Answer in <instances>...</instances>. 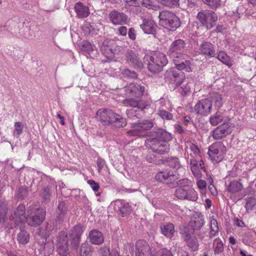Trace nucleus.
<instances>
[{
	"label": "nucleus",
	"mask_w": 256,
	"mask_h": 256,
	"mask_svg": "<svg viewBox=\"0 0 256 256\" xmlns=\"http://www.w3.org/2000/svg\"><path fill=\"white\" fill-rule=\"evenodd\" d=\"M96 116L100 121L116 128H123L126 125V119L111 110H99L96 112Z\"/></svg>",
	"instance_id": "obj_1"
},
{
	"label": "nucleus",
	"mask_w": 256,
	"mask_h": 256,
	"mask_svg": "<svg viewBox=\"0 0 256 256\" xmlns=\"http://www.w3.org/2000/svg\"><path fill=\"white\" fill-rule=\"evenodd\" d=\"M144 59L148 62V70L153 74L162 71L168 62L166 55L160 52H156L152 56L146 55Z\"/></svg>",
	"instance_id": "obj_2"
},
{
	"label": "nucleus",
	"mask_w": 256,
	"mask_h": 256,
	"mask_svg": "<svg viewBox=\"0 0 256 256\" xmlns=\"http://www.w3.org/2000/svg\"><path fill=\"white\" fill-rule=\"evenodd\" d=\"M46 210L36 204L30 206L28 209L26 222L31 226L40 225L44 220Z\"/></svg>",
	"instance_id": "obj_3"
},
{
	"label": "nucleus",
	"mask_w": 256,
	"mask_h": 256,
	"mask_svg": "<svg viewBox=\"0 0 256 256\" xmlns=\"http://www.w3.org/2000/svg\"><path fill=\"white\" fill-rule=\"evenodd\" d=\"M158 18L160 25L170 30L174 31L180 26V18L170 11L163 10L160 12Z\"/></svg>",
	"instance_id": "obj_4"
},
{
	"label": "nucleus",
	"mask_w": 256,
	"mask_h": 256,
	"mask_svg": "<svg viewBox=\"0 0 256 256\" xmlns=\"http://www.w3.org/2000/svg\"><path fill=\"white\" fill-rule=\"evenodd\" d=\"M186 46V44L183 40L178 39L174 41L168 52V56L172 58L174 62L178 61L180 58H186L188 54L183 52Z\"/></svg>",
	"instance_id": "obj_5"
},
{
	"label": "nucleus",
	"mask_w": 256,
	"mask_h": 256,
	"mask_svg": "<svg viewBox=\"0 0 256 256\" xmlns=\"http://www.w3.org/2000/svg\"><path fill=\"white\" fill-rule=\"evenodd\" d=\"M226 150V147L222 142L214 143L208 148V154L210 160L214 164L220 162L224 158Z\"/></svg>",
	"instance_id": "obj_6"
},
{
	"label": "nucleus",
	"mask_w": 256,
	"mask_h": 256,
	"mask_svg": "<svg viewBox=\"0 0 256 256\" xmlns=\"http://www.w3.org/2000/svg\"><path fill=\"white\" fill-rule=\"evenodd\" d=\"M197 19L207 30L213 28L218 20L216 14L212 10H202L197 14Z\"/></svg>",
	"instance_id": "obj_7"
},
{
	"label": "nucleus",
	"mask_w": 256,
	"mask_h": 256,
	"mask_svg": "<svg viewBox=\"0 0 256 256\" xmlns=\"http://www.w3.org/2000/svg\"><path fill=\"white\" fill-rule=\"evenodd\" d=\"M180 178V174L176 172L170 170L160 171L155 176V179L157 182L166 184L171 188L173 182Z\"/></svg>",
	"instance_id": "obj_8"
},
{
	"label": "nucleus",
	"mask_w": 256,
	"mask_h": 256,
	"mask_svg": "<svg viewBox=\"0 0 256 256\" xmlns=\"http://www.w3.org/2000/svg\"><path fill=\"white\" fill-rule=\"evenodd\" d=\"M154 126L152 122L148 120H142L137 123L132 124V130L127 132L130 136H141L142 133L150 130Z\"/></svg>",
	"instance_id": "obj_9"
},
{
	"label": "nucleus",
	"mask_w": 256,
	"mask_h": 256,
	"mask_svg": "<svg viewBox=\"0 0 256 256\" xmlns=\"http://www.w3.org/2000/svg\"><path fill=\"white\" fill-rule=\"evenodd\" d=\"M146 144L155 152L164 154L168 152L170 145L168 142L158 140L156 138H148L146 141Z\"/></svg>",
	"instance_id": "obj_10"
},
{
	"label": "nucleus",
	"mask_w": 256,
	"mask_h": 256,
	"mask_svg": "<svg viewBox=\"0 0 256 256\" xmlns=\"http://www.w3.org/2000/svg\"><path fill=\"white\" fill-rule=\"evenodd\" d=\"M175 196L178 199L196 202L198 198L196 192L192 186L178 187L175 191Z\"/></svg>",
	"instance_id": "obj_11"
},
{
	"label": "nucleus",
	"mask_w": 256,
	"mask_h": 256,
	"mask_svg": "<svg viewBox=\"0 0 256 256\" xmlns=\"http://www.w3.org/2000/svg\"><path fill=\"white\" fill-rule=\"evenodd\" d=\"M165 80L176 86H180L185 79L184 72L176 68L168 70L164 75Z\"/></svg>",
	"instance_id": "obj_12"
},
{
	"label": "nucleus",
	"mask_w": 256,
	"mask_h": 256,
	"mask_svg": "<svg viewBox=\"0 0 256 256\" xmlns=\"http://www.w3.org/2000/svg\"><path fill=\"white\" fill-rule=\"evenodd\" d=\"M126 94L130 97L138 98L147 94V90H146L144 84L138 83H130L124 88Z\"/></svg>",
	"instance_id": "obj_13"
},
{
	"label": "nucleus",
	"mask_w": 256,
	"mask_h": 256,
	"mask_svg": "<svg viewBox=\"0 0 256 256\" xmlns=\"http://www.w3.org/2000/svg\"><path fill=\"white\" fill-rule=\"evenodd\" d=\"M57 252L61 256H66L68 254V234L62 231L59 232L57 238Z\"/></svg>",
	"instance_id": "obj_14"
},
{
	"label": "nucleus",
	"mask_w": 256,
	"mask_h": 256,
	"mask_svg": "<svg viewBox=\"0 0 256 256\" xmlns=\"http://www.w3.org/2000/svg\"><path fill=\"white\" fill-rule=\"evenodd\" d=\"M192 234V230H190L188 227H185L182 232V238L187 246L192 250L195 251L198 249L199 244L196 238Z\"/></svg>",
	"instance_id": "obj_15"
},
{
	"label": "nucleus",
	"mask_w": 256,
	"mask_h": 256,
	"mask_svg": "<svg viewBox=\"0 0 256 256\" xmlns=\"http://www.w3.org/2000/svg\"><path fill=\"white\" fill-rule=\"evenodd\" d=\"M212 103L208 98H204L199 100L194 108V111L198 114L208 116L211 112Z\"/></svg>",
	"instance_id": "obj_16"
},
{
	"label": "nucleus",
	"mask_w": 256,
	"mask_h": 256,
	"mask_svg": "<svg viewBox=\"0 0 256 256\" xmlns=\"http://www.w3.org/2000/svg\"><path fill=\"white\" fill-rule=\"evenodd\" d=\"M154 252L145 240H138L136 244V256H152Z\"/></svg>",
	"instance_id": "obj_17"
},
{
	"label": "nucleus",
	"mask_w": 256,
	"mask_h": 256,
	"mask_svg": "<svg viewBox=\"0 0 256 256\" xmlns=\"http://www.w3.org/2000/svg\"><path fill=\"white\" fill-rule=\"evenodd\" d=\"M232 132L230 126L228 123H224L212 132V136L215 140H222L229 134Z\"/></svg>",
	"instance_id": "obj_18"
},
{
	"label": "nucleus",
	"mask_w": 256,
	"mask_h": 256,
	"mask_svg": "<svg viewBox=\"0 0 256 256\" xmlns=\"http://www.w3.org/2000/svg\"><path fill=\"white\" fill-rule=\"evenodd\" d=\"M83 232L82 226L80 224H77L72 229L70 234V237L71 240V245L73 249L76 250L78 248L80 236Z\"/></svg>",
	"instance_id": "obj_19"
},
{
	"label": "nucleus",
	"mask_w": 256,
	"mask_h": 256,
	"mask_svg": "<svg viewBox=\"0 0 256 256\" xmlns=\"http://www.w3.org/2000/svg\"><path fill=\"white\" fill-rule=\"evenodd\" d=\"M126 63L136 69L141 70L143 68V64L136 54L134 51L130 50L126 54Z\"/></svg>",
	"instance_id": "obj_20"
},
{
	"label": "nucleus",
	"mask_w": 256,
	"mask_h": 256,
	"mask_svg": "<svg viewBox=\"0 0 256 256\" xmlns=\"http://www.w3.org/2000/svg\"><path fill=\"white\" fill-rule=\"evenodd\" d=\"M108 16L110 22L115 25L125 24L128 22V17L125 14L116 10L110 12Z\"/></svg>",
	"instance_id": "obj_21"
},
{
	"label": "nucleus",
	"mask_w": 256,
	"mask_h": 256,
	"mask_svg": "<svg viewBox=\"0 0 256 256\" xmlns=\"http://www.w3.org/2000/svg\"><path fill=\"white\" fill-rule=\"evenodd\" d=\"M122 103L126 106L137 108L141 110H143L150 104V102L148 100H136L132 98L124 99L122 101Z\"/></svg>",
	"instance_id": "obj_22"
},
{
	"label": "nucleus",
	"mask_w": 256,
	"mask_h": 256,
	"mask_svg": "<svg viewBox=\"0 0 256 256\" xmlns=\"http://www.w3.org/2000/svg\"><path fill=\"white\" fill-rule=\"evenodd\" d=\"M140 28L146 34L154 35L156 34L158 26L154 20L150 18H144Z\"/></svg>",
	"instance_id": "obj_23"
},
{
	"label": "nucleus",
	"mask_w": 256,
	"mask_h": 256,
	"mask_svg": "<svg viewBox=\"0 0 256 256\" xmlns=\"http://www.w3.org/2000/svg\"><path fill=\"white\" fill-rule=\"evenodd\" d=\"M114 210L122 216L124 217L132 210L129 204L122 200H117L114 202Z\"/></svg>",
	"instance_id": "obj_24"
},
{
	"label": "nucleus",
	"mask_w": 256,
	"mask_h": 256,
	"mask_svg": "<svg viewBox=\"0 0 256 256\" xmlns=\"http://www.w3.org/2000/svg\"><path fill=\"white\" fill-rule=\"evenodd\" d=\"M226 185L227 192L232 194L239 192L243 188L240 178L232 180L228 183H226Z\"/></svg>",
	"instance_id": "obj_25"
},
{
	"label": "nucleus",
	"mask_w": 256,
	"mask_h": 256,
	"mask_svg": "<svg viewBox=\"0 0 256 256\" xmlns=\"http://www.w3.org/2000/svg\"><path fill=\"white\" fill-rule=\"evenodd\" d=\"M26 208L24 204H20L14 214L12 216V218L14 220L15 223L22 222L26 221V218L25 216Z\"/></svg>",
	"instance_id": "obj_26"
},
{
	"label": "nucleus",
	"mask_w": 256,
	"mask_h": 256,
	"mask_svg": "<svg viewBox=\"0 0 256 256\" xmlns=\"http://www.w3.org/2000/svg\"><path fill=\"white\" fill-rule=\"evenodd\" d=\"M200 50L202 54L206 56L214 57L216 56L214 46L210 42H203L200 46Z\"/></svg>",
	"instance_id": "obj_27"
},
{
	"label": "nucleus",
	"mask_w": 256,
	"mask_h": 256,
	"mask_svg": "<svg viewBox=\"0 0 256 256\" xmlns=\"http://www.w3.org/2000/svg\"><path fill=\"white\" fill-rule=\"evenodd\" d=\"M152 136L153 138H156L158 140L166 142L171 140L172 138V135L170 133L162 129H160L156 132H153Z\"/></svg>",
	"instance_id": "obj_28"
},
{
	"label": "nucleus",
	"mask_w": 256,
	"mask_h": 256,
	"mask_svg": "<svg viewBox=\"0 0 256 256\" xmlns=\"http://www.w3.org/2000/svg\"><path fill=\"white\" fill-rule=\"evenodd\" d=\"M190 156H191V158H190V169L192 173L194 175L198 174V171L200 170H203L204 172H206L204 161L202 160H200L198 162L196 160V158H193L191 154Z\"/></svg>",
	"instance_id": "obj_29"
},
{
	"label": "nucleus",
	"mask_w": 256,
	"mask_h": 256,
	"mask_svg": "<svg viewBox=\"0 0 256 256\" xmlns=\"http://www.w3.org/2000/svg\"><path fill=\"white\" fill-rule=\"evenodd\" d=\"M89 238L90 242L94 244L100 245L104 242L102 234L96 230H93L90 232Z\"/></svg>",
	"instance_id": "obj_30"
},
{
	"label": "nucleus",
	"mask_w": 256,
	"mask_h": 256,
	"mask_svg": "<svg viewBox=\"0 0 256 256\" xmlns=\"http://www.w3.org/2000/svg\"><path fill=\"white\" fill-rule=\"evenodd\" d=\"M74 10L78 18H86L90 14L89 8L80 2H78L75 4Z\"/></svg>",
	"instance_id": "obj_31"
},
{
	"label": "nucleus",
	"mask_w": 256,
	"mask_h": 256,
	"mask_svg": "<svg viewBox=\"0 0 256 256\" xmlns=\"http://www.w3.org/2000/svg\"><path fill=\"white\" fill-rule=\"evenodd\" d=\"M204 219L202 215L198 216V218H193L190 222L188 228L190 230L194 231L200 230L204 226Z\"/></svg>",
	"instance_id": "obj_32"
},
{
	"label": "nucleus",
	"mask_w": 256,
	"mask_h": 256,
	"mask_svg": "<svg viewBox=\"0 0 256 256\" xmlns=\"http://www.w3.org/2000/svg\"><path fill=\"white\" fill-rule=\"evenodd\" d=\"M190 58L188 55V58L186 59L182 58H178V61L174 62L176 67V68L179 70H185L188 72H192L191 68L190 66Z\"/></svg>",
	"instance_id": "obj_33"
},
{
	"label": "nucleus",
	"mask_w": 256,
	"mask_h": 256,
	"mask_svg": "<svg viewBox=\"0 0 256 256\" xmlns=\"http://www.w3.org/2000/svg\"><path fill=\"white\" fill-rule=\"evenodd\" d=\"M162 233L168 238H171L174 233L175 229L174 225L172 223H166L161 225Z\"/></svg>",
	"instance_id": "obj_34"
},
{
	"label": "nucleus",
	"mask_w": 256,
	"mask_h": 256,
	"mask_svg": "<svg viewBox=\"0 0 256 256\" xmlns=\"http://www.w3.org/2000/svg\"><path fill=\"white\" fill-rule=\"evenodd\" d=\"M94 48L95 46L92 45L90 42L88 41L82 42L81 50L90 58H93L94 56V53L96 52Z\"/></svg>",
	"instance_id": "obj_35"
},
{
	"label": "nucleus",
	"mask_w": 256,
	"mask_h": 256,
	"mask_svg": "<svg viewBox=\"0 0 256 256\" xmlns=\"http://www.w3.org/2000/svg\"><path fill=\"white\" fill-rule=\"evenodd\" d=\"M54 230V226L52 224L47 223L44 228H40L38 229V234L40 236L46 238L50 234V232Z\"/></svg>",
	"instance_id": "obj_36"
},
{
	"label": "nucleus",
	"mask_w": 256,
	"mask_h": 256,
	"mask_svg": "<svg viewBox=\"0 0 256 256\" xmlns=\"http://www.w3.org/2000/svg\"><path fill=\"white\" fill-rule=\"evenodd\" d=\"M217 58L219 60L229 68L231 67L234 64V62L232 59L228 56L226 53L224 51H221L218 52Z\"/></svg>",
	"instance_id": "obj_37"
},
{
	"label": "nucleus",
	"mask_w": 256,
	"mask_h": 256,
	"mask_svg": "<svg viewBox=\"0 0 256 256\" xmlns=\"http://www.w3.org/2000/svg\"><path fill=\"white\" fill-rule=\"evenodd\" d=\"M94 248L87 242L82 243L80 248V256H92Z\"/></svg>",
	"instance_id": "obj_38"
},
{
	"label": "nucleus",
	"mask_w": 256,
	"mask_h": 256,
	"mask_svg": "<svg viewBox=\"0 0 256 256\" xmlns=\"http://www.w3.org/2000/svg\"><path fill=\"white\" fill-rule=\"evenodd\" d=\"M66 210V204L64 202H60L59 203L58 206V216L56 217V223L60 224L63 220V218L64 214Z\"/></svg>",
	"instance_id": "obj_39"
},
{
	"label": "nucleus",
	"mask_w": 256,
	"mask_h": 256,
	"mask_svg": "<svg viewBox=\"0 0 256 256\" xmlns=\"http://www.w3.org/2000/svg\"><path fill=\"white\" fill-rule=\"evenodd\" d=\"M212 103L214 102L216 106L220 108L222 104V97L221 94L216 92H212L210 94Z\"/></svg>",
	"instance_id": "obj_40"
},
{
	"label": "nucleus",
	"mask_w": 256,
	"mask_h": 256,
	"mask_svg": "<svg viewBox=\"0 0 256 256\" xmlns=\"http://www.w3.org/2000/svg\"><path fill=\"white\" fill-rule=\"evenodd\" d=\"M39 250L42 255L49 256L54 251V246L52 244L46 243Z\"/></svg>",
	"instance_id": "obj_41"
},
{
	"label": "nucleus",
	"mask_w": 256,
	"mask_h": 256,
	"mask_svg": "<svg viewBox=\"0 0 256 256\" xmlns=\"http://www.w3.org/2000/svg\"><path fill=\"white\" fill-rule=\"evenodd\" d=\"M40 196L42 198V202L48 203L50 200L51 194L48 186H44L40 192Z\"/></svg>",
	"instance_id": "obj_42"
},
{
	"label": "nucleus",
	"mask_w": 256,
	"mask_h": 256,
	"mask_svg": "<svg viewBox=\"0 0 256 256\" xmlns=\"http://www.w3.org/2000/svg\"><path fill=\"white\" fill-rule=\"evenodd\" d=\"M222 119L223 116L222 113L218 111L210 117V122L212 125L215 126L220 123Z\"/></svg>",
	"instance_id": "obj_43"
},
{
	"label": "nucleus",
	"mask_w": 256,
	"mask_h": 256,
	"mask_svg": "<svg viewBox=\"0 0 256 256\" xmlns=\"http://www.w3.org/2000/svg\"><path fill=\"white\" fill-rule=\"evenodd\" d=\"M17 240L22 244H27L30 240L28 233L24 230H21L20 232L18 234Z\"/></svg>",
	"instance_id": "obj_44"
},
{
	"label": "nucleus",
	"mask_w": 256,
	"mask_h": 256,
	"mask_svg": "<svg viewBox=\"0 0 256 256\" xmlns=\"http://www.w3.org/2000/svg\"><path fill=\"white\" fill-rule=\"evenodd\" d=\"M192 182L188 180V178L178 179L173 182L172 188H174L176 186L178 187H186V186H192Z\"/></svg>",
	"instance_id": "obj_45"
},
{
	"label": "nucleus",
	"mask_w": 256,
	"mask_h": 256,
	"mask_svg": "<svg viewBox=\"0 0 256 256\" xmlns=\"http://www.w3.org/2000/svg\"><path fill=\"white\" fill-rule=\"evenodd\" d=\"M245 208L248 212L256 210V198L250 197L246 200Z\"/></svg>",
	"instance_id": "obj_46"
},
{
	"label": "nucleus",
	"mask_w": 256,
	"mask_h": 256,
	"mask_svg": "<svg viewBox=\"0 0 256 256\" xmlns=\"http://www.w3.org/2000/svg\"><path fill=\"white\" fill-rule=\"evenodd\" d=\"M142 4L148 9L157 10L159 6L156 4V0H142Z\"/></svg>",
	"instance_id": "obj_47"
},
{
	"label": "nucleus",
	"mask_w": 256,
	"mask_h": 256,
	"mask_svg": "<svg viewBox=\"0 0 256 256\" xmlns=\"http://www.w3.org/2000/svg\"><path fill=\"white\" fill-rule=\"evenodd\" d=\"M167 164L170 168L178 169L181 167L180 162L178 158L176 157H171L166 160Z\"/></svg>",
	"instance_id": "obj_48"
},
{
	"label": "nucleus",
	"mask_w": 256,
	"mask_h": 256,
	"mask_svg": "<svg viewBox=\"0 0 256 256\" xmlns=\"http://www.w3.org/2000/svg\"><path fill=\"white\" fill-rule=\"evenodd\" d=\"M152 256H174L171 250L166 248H160L154 252Z\"/></svg>",
	"instance_id": "obj_49"
},
{
	"label": "nucleus",
	"mask_w": 256,
	"mask_h": 256,
	"mask_svg": "<svg viewBox=\"0 0 256 256\" xmlns=\"http://www.w3.org/2000/svg\"><path fill=\"white\" fill-rule=\"evenodd\" d=\"M218 224L216 219L212 218L210 220V236H214L218 232Z\"/></svg>",
	"instance_id": "obj_50"
},
{
	"label": "nucleus",
	"mask_w": 256,
	"mask_h": 256,
	"mask_svg": "<svg viewBox=\"0 0 256 256\" xmlns=\"http://www.w3.org/2000/svg\"><path fill=\"white\" fill-rule=\"evenodd\" d=\"M157 114L164 120H171L173 118L172 114L164 109L158 110Z\"/></svg>",
	"instance_id": "obj_51"
},
{
	"label": "nucleus",
	"mask_w": 256,
	"mask_h": 256,
	"mask_svg": "<svg viewBox=\"0 0 256 256\" xmlns=\"http://www.w3.org/2000/svg\"><path fill=\"white\" fill-rule=\"evenodd\" d=\"M180 0H161V4L170 8H174L179 6Z\"/></svg>",
	"instance_id": "obj_52"
},
{
	"label": "nucleus",
	"mask_w": 256,
	"mask_h": 256,
	"mask_svg": "<svg viewBox=\"0 0 256 256\" xmlns=\"http://www.w3.org/2000/svg\"><path fill=\"white\" fill-rule=\"evenodd\" d=\"M28 195V191L26 188L22 186L18 188V192L17 194L18 198L19 200H24Z\"/></svg>",
	"instance_id": "obj_53"
},
{
	"label": "nucleus",
	"mask_w": 256,
	"mask_h": 256,
	"mask_svg": "<svg viewBox=\"0 0 256 256\" xmlns=\"http://www.w3.org/2000/svg\"><path fill=\"white\" fill-rule=\"evenodd\" d=\"M211 8H216L220 6V0H203Z\"/></svg>",
	"instance_id": "obj_54"
},
{
	"label": "nucleus",
	"mask_w": 256,
	"mask_h": 256,
	"mask_svg": "<svg viewBox=\"0 0 256 256\" xmlns=\"http://www.w3.org/2000/svg\"><path fill=\"white\" fill-rule=\"evenodd\" d=\"M121 74L124 76L128 77L130 78H136L137 74L134 71L130 70L129 69H125L122 71Z\"/></svg>",
	"instance_id": "obj_55"
},
{
	"label": "nucleus",
	"mask_w": 256,
	"mask_h": 256,
	"mask_svg": "<svg viewBox=\"0 0 256 256\" xmlns=\"http://www.w3.org/2000/svg\"><path fill=\"white\" fill-rule=\"evenodd\" d=\"M98 252L100 256H111L112 252H110L109 248L104 246L100 248Z\"/></svg>",
	"instance_id": "obj_56"
},
{
	"label": "nucleus",
	"mask_w": 256,
	"mask_h": 256,
	"mask_svg": "<svg viewBox=\"0 0 256 256\" xmlns=\"http://www.w3.org/2000/svg\"><path fill=\"white\" fill-rule=\"evenodd\" d=\"M6 214V205L4 203L0 204V222L4 220V218Z\"/></svg>",
	"instance_id": "obj_57"
},
{
	"label": "nucleus",
	"mask_w": 256,
	"mask_h": 256,
	"mask_svg": "<svg viewBox=\"0 0 256 256\" xmlns=\"http://www.w3.org/2000/svg\"><path fill=\"white\" fill-rule=\"evenodd\" d=\"M15 131L16 132L17 137L22 133L23 124L21 122H16L14 124Z\"/></svg>",
	"instance_id": "obj_58"
},
{
	"label": "nucleus",
	"mask_w": 256,
	"mask_h": 256,
	"mask_svg": "<svg viewBox=\"0 0 256 256\" xmlns=\"http://www.w3.org/2000/svg\"><path fill=\"white\" fill-rule=\"evenodd\" d=\"M190 149L196 156L195 158H198V156H200V151L198 147L194 144H190Z\"/></svg>",
	"instance_id": "obj_59"
},
{
	"label": "nucleus",
	"mask_w": 256,
	"mask_h": 256,
	"mask_svg": "<svg viewBox=\"0 0 256 256\" xmlns=\"http://www.w3.org/2000/svg\"><path fill=\"white\" fill-rule=\"evenodd\" d=\"M96 162L98 167V172L100 173L104 166L106 165V161L104 159L99 157L98 158Z\"/></svg>",
	"instance_id": "obj_60"
},
{
	"label": "nucleus",
	"mask_w": 256,
	"mask_h": 256,
	"mask_svg": "<svg viewBox=\"0 0 256 256\" xmlns=\"http://www.w3.org/2000/svg\"><path fill=\"white\" fill-rule=\"evenodd\" d=\"M224 250V244L222 241L217 242L214 248V254H218L222 252Z\"/></svg>",
	"instance_id": "obj_61"
},
{
	"label": "nucleus",
	"mask_w": 256,
	"mask_h": 256,
	"mask_svg": "<svg viewBox=\"0 0 256 256\" xmlns=\"http://www.w3.org/2000/svg\"><path fill=\"white\" fill-rule=\"evenodd\" d=\"M88 183L90 186L94 191H98V189L100 188V186L97 182H95L94 180H90L88 181Z\"/></svg>",
	"instance_id": "obj_62"
},
{
	"label": "nucleus",
	"mask_w": 256,
	"mask_h": 256,
	"mask_svg": "<svg viewBox=\"0 0 256 256\" xmlns=\"http://www.w3.org/2000/svg\"><path fill=\"white\" fill-rule=\"evenodd\" d=\"M126 4L129 6H135L136 9H140L139 2L138 0H126Z\"/></svg>",
	"instance_id": "obj_63"
},
{
	"label": "nucleus",
	"mask_w": 256,
	"mask_h": 256,
	"mask_svg": "<svg viewBox=\"0 0 256 256\" xmlns=\"http://www.w3.org/2000/svg\"><path fill=\"white\" fill-rule=\"evenodd\" d=\"M128 35L130 38L132 40H134L136 38V34H135V30L134 28H131L129 29Z\"/></svg>",
	"instance_id": "obj_64"
}]
</instances>
